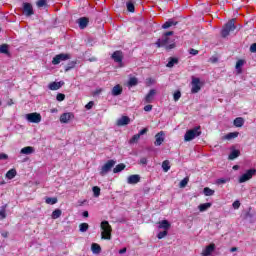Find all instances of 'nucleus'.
I'll use <instances>...</instances> for the list:
<instances>
[{
    "mask_svg": "<svg viewBox=\"0 0 256 256\" xmlns=\"http://www.w3.org/2000/svg\"><path fill=\"white\" fill-rule=\"evenodd\" d=\"M101 227V239H105L107 241H111V231H113V229L111 228V225L109 224L108 221H102L100 224Z\"/></svg>",
    "mask_w": 256,
    "mask_h": 256,
    "instance_id": "1",
    "label": "nucleus"
},
{
    "mask_svg": "<svg viewBox=\"0 0 256 256\" xmlns=\"http://www.w3.org/2000/svg\"><path fill=\"white\" fill-rule=\"evenodd\" d=\"M199 129H201L199 126L190 129L188 131H186L185 135H184V141L189 142V141H193V139H195V137H199V135H201V131H199Z\"/></svg>",
    "mask_w": 256,
    "mask_h": 256,
    "instance_id": "2",
    "label": "nucleus"
},
{
    "mask_svg": "<svg viewBox=\"0 0 256 256\" xmlns=\"http://www.w3.org/2000/svg\"><path fill=\"white\" fill-rule=\"evenodd\" d=\"M255 175H256V170L249 169L239 177L238 183H247V181H251V179H253V176Z\"/></svg>",
    "mask_w": 256,
    "mask_h": 256,
    "instance_id": "3",
    "label": "nucleus"
},
{
    "mask_svg": "<svg viewBox=\"0 0 256 256\" xmlns=\"http://www.w3.org/2000/svg\"><path fill=\"white\" fill-rule=\"evenodd\" d=\"M235 29H236V27H235V20H230L222 28V31H221L222 37H228L229 33H231V31H234Z\"/></svg>",
    "mask_w": 256,
    "mask_h": 256,
    "instance_id": "4",
    "label": "nucleus"
},
{
    "mask_svg": "<svg viewBox=\"0 0 256 256\" xmlns=\"http://www.w3.org/2000/svg\"><path fill=\"white\" fill-rule=\"evenodd\" d=\"M116 163L117 162L115 160H108L100 170L101 177H105V175H107V173H109V171L115 167Z\"/></svg>",
    "mask_w": 256,
    "mask_h": 256,
    "instance_id": "5",
    "label": "nucleus"
},
{
    "mask_svg": "<svg viewBox=\"0 0 256 256\" xmlns=\"http://www.w3.org/2000/svg\"><path fill=\"white\" fill-rule=\"evenodd\" d=\"M25 117L28 123H41V114L37 112L26 114Z\"/></svg>",
    "mask_w": 256,
    "mask_h": 256,
    "instance_id": "6",
    "label": "nucleus"
},
{
    "mask_svg": "<svg viewBox=\"0 0 256 256\" xmlns=\"http://www.w3.org/2000/svg\"><path fill=\"white\" fill-rule=\"evenodd\" d=\"M157 47H166V49H173L175 47V44L169 45V37L162 36V39H158L156 42ZM169 45V46H168Z\"/></svg>",
    "mask_w": 256,
    "mask_h": 256,
    "instance_id": "7",
    "label": "nucleus"
},
{
    "mask_svg": "<svg viewBox=\"0 0 256 256\" xmlns=\"http://www.w3.org/2000/svg\"><path fill=\"white\" fill-rule=\"evenodd\" d=\"M191 93H199L201 91V80L199 78L192 77Z\"/></svg>",
    "mask_w": 256,
    "mask_h": 256,
    "instance_id": "8",
    "label": "nucleus"
},
{
    "mask_svg": "<svg viewBox=\"0 0 256 256\" xmlns=\"http://www.w3.org/2000/svg\"><path fill=\"white\" fill-rule=\"evenodd\" d=\"M68 59H71V56L69 54H58L53 58L52 65H59L61 61H67Z\"/></svg>",
    "mask_w": 256,
    "mask_h": 256,
    "instance_id": "9",
    "label": "nucleus"
},
{
    "mask_svg": "<svg viewBox=\"0 0 256 256\" xmlns=\"http://www.w3.org/2000/svg\"><path fill=\"white\" fill-rule=\"evenodd\" d=\"M155 139H156V140H155V142H154V145H155L156 147L161 146V145L163 144V141H165V133H164L163 131L157 133V134L155 135Z\"/></svg>",
    "mask_w": 256,
    "mask_h": 256,
    "instance_id": "10",
    "label": "nucleus"
},
{
    "mask_svg": "<svg viewBox=\"0 0 256 256\" xmlns=\"http://www.w3.org/2000/svg\"><path fill=\"white\" fill-rule=\"evenodd\" d=\"M64 85H65L64 81L51 82L48 85V89H50V91H59V89H61Z\"/></svg>",
    "mask_w": 256,
    "mask_h": 256,
    "instance_id": "11",
    "label": "nucleus"
},
{
    "mask_svg": "<svg viewBox=\"0 0 256 256\" xmlns=\"http://www.w3.org/2000/svg\"><path fill=\"white\" fill-rule=\"evenodd\" d=\"M23 13L26 17H31V15H33V5H31L30 3H24Z\"/></svg>",
    "mask_w": 256,
    "mask_h": 256,
    "instance_id": "12",
    "label": "nucleus"
},
{
    "mask_svg": "<svg viewBox=\"0 0 256 256\" xmlns=\"http://www.w3.org/2000/svg\"><path fill=\"white\" fill-rule=\"evenodd\" d=\"M129 123H131V118L129 116H122L117 120L116 125L118 127H124L125 125H129Z\"/></svg>",
    "mask_w": 256,
    "mask_h": 256,
    "instance_id": "13",
    "label": "nucleus"
},
{
    "mask_svg": "<svg viewBox=\"0 0 256 256\" xmlns=\"http://www.w3.org/2000/svg\"><path fill=\"white\" fill-rule=\"evenodd\" d=\"M139 181H141V176H139L138 174L130 175L127 178L128 185H137Z\"/></svg>",
    "mask_w": 256,
    "mask_h": 256,
    "instance_id": "14",
    "label": "nucleus"
},
{
    "mask_svg": "<svg viewBox=\"0 0 256 256\" xmlns=\"http://www.w3.org/2000/svg\"><path fill=\"white\" fill-rule=\"evenodd\" d=\"M71 119H73V113H71V112L63 113L60 116V122L61 123H69V121H71Z\"/></svg>",
    "mask_w": 256,
    "mask_h": 256,
    "instance_id": "15",
    "label": "nucleus"
},
{
    "mask_svg": "<svg viewBox=\"0 0 256 256\" xmlns=\"http://www.w3.org/2000/svg\"><path fill=\"white\" fill-rule=\"evenodd\" d=\"M215 251V244H210L202 251L201 256H209Z\"/></svg>",
    "mask_w": 256,
    "mask_h": 256,
    "instance_id": "16",
    "label": "nucleus"
},
{
    "mask_svg": "<svg viewBox=\"0 0 256 256\" xmlns=\"http://www.w3.org/2000/svg\"><path fill=\"white\" fill-rule=\"evenodd\" d=\"M112 59L115 61V63H122L123 62V52L115 51L112 54Z\"/></svg>",
    "mask_w": 256,
    "mask_h": 256,
    "instance_id": "17",
    "label": "nucleus"
},
{
    "mask_svg": "<svg viewBox=\"0 0 256 256\" xmlns=\"http://www.w3.org/2000/svg\"><path fill=\"white\" fill-rule=\"evenodd\" d=\"M78 25H79L80 29H85L87 27V25H89V18L82 17V18L78 19Z\"/></svg>",
    "mask_w": 256,
    "mask_h": 256,
    "instance_id": "18",
    "label": "nucleus"
},
{
    "mask_svg": "<svg viewBox=\"0 0 256 256\" xmlns=\"http://www.w3.org/2000/svg\"><path fill=\"white\" fill-rule=\"evenodd\" d=\"M20 153H21V155H31V154L35 153V148H33L31 146H26L21 149Z\"/></svg>",
    "mask_w": 256,
    "mask_h": 256,
    "instance_id": "19",
    "label": "nucleus"
},
{
    "mask_svg": "<svg viewBox=\"0 0 256 256\" xmlns=\"http://www.w3.org/2000/svg\"><path fill=\"white\" fill-rule=\"evenodd\" d=\"M123 93V88L121 87V85H116L112 88V95L114 97H117L119 95H121Z\"/></svg>",
    "mask_w": 256,
    "mask_h": 256,
    "instance_id": "20",
    "label": "nucleus"
},
{
    "mask_svg": "<svg viewBox=\"0 0 256 256\" xmlns=\"http://www.w3.org/2000/svg\"><path fill=\"white\" fill-rule=\"evenodd\" d=\"M171 227V224L167 220H162L158 223L159 229H165L167 231Z\"/></svg>",
    "mask_w": 256,
    "mask_h": 256,
    "instance_id": "21",
    "label": "nucleus"
},
{
    "mask_svg": "<svg viewBox=\"0 0 256 256\" xmlns=\"http://www.w3.org/2000/svg\"><path fill=\"white\" fill-rule=\"evenodd\" d=\"M15 177H17V170H15V168L10 169L7 173H6V179H15Z\"/></svg>",
    "mask_w": 256,
    "mask_h": 256,
    "instance_id": "22",
    "label": "nucleus"
},
{
    "mask_svg": "<svg viewBox=\"0 0 256 256\" xmlns=\"http://www.w3.org/2000/svg\"><path fill=\"white\" fill-rule=\"evenodd\" d=\"M91 251L95 255H99V253H101V246L97 243H93L91 246Z\"/></svg>",
    "mask_w": 256,
    "mask_h": 256,
    "instance_id": "23",
    "label": "nucleus"
},
{
    "mask_svg": "<svg viewBox=\"0 0 256 256\" xmlns=\"http://www.w3.org/2000/svg\"><path fill=\"white\" fill-rule=\"evenodd\" d=\"M243 125H245V120L242 117H237L234 119L235 127H243Z\"/></svg>",
    "mask_w": 256,
    "mask_h": 256,
    "instance_id": "24",
    "label": "nucleus"
},
{
    "mask_svg": "<svg viewBox=\"0 0 256 256\" xmlns=\"http://www.w3.org/2000/svg\"><path fill=\"white\" fill-rule=\"evenodd\" d=\"M153 97H155V90L152 89L145 97L146 103H151L153 101Z\"/></svg>",
    "mask_w": 256,
    "mask_h": 256,
    "instance_id": "25",
    "label": "nucleus"
},
{
    "mask_svg": "<svg viewBox=\"0 0 256 256\" xmlns=\"http://www.w3.org/2000/svg\"><path fill=\"white\" fill-rule=\"evenodd\" d=\"M236 137H239V132H230L224 136V139L231 141V139H236Z\"/></svg>",
    "mask_w": 256,
    "mask_h": 256,
    "instance_id": "26",
    "label": "nucleus"
},
{
    "mask_svg": "<svg viewBox=\"0 0 256 256\" xmlns=\"http://www.w3.org/2000/svg\"><path fill=\"white\" fill-rule=\"evenodd\" d=\"M211 208V203H204V204H200L198 206V209L201 213L207 211V209Z\"/></svg>",
    "mask_w": 256,
    "mask_h": 256,
    "instance_id": "27",
    "label": "nucleus"
},
{
    "mask_svg": "<svg viewBox=\"0 0 256 256\" xmlns=\"http://www.w3.org/2000/svg\"><path fill=\"white\" fill-rule=\"evenodd\" d=\"M162 169H163L164 173H167L169 171V169H171V164H170L169 160H165L162 162Z\"/></svg>",
    "mask_w": 256,
    "mask_h": 256,
    "instance_id": "28",
    "label": "nucleus"
},
{
    "mask_svg": "<svg viewBox=\"0 0 256 256\" xmlns=\"http://www.w3.org/2000/svg\"><path fill=\"white\" fill-rule=\"evenodd\" d=\"M177 63H179V60L177 58L171 57V58H169V61H168L167 65H166V67L171 68V67L177 65Z\"/></svg>",
    "mask_w": 256,
    "mask_h": 256,
    "instance_id": "29",
    "label": "nucleus"
},
{
    "mask_svg": "<svg viewBox=\"0 0 256 256\" xmlns=\"http://www.w3.org/2000/svg\"><path fill=\"white\" fill-rule=\"evenodd\" d=\"M173 25H177V22L168 20L162 25V29H169V27H173Z\"/></svg>",
    "mask_w": 256,
    "mask_h": 256,
    "instance_id": "30",
    "label": "nucleus"
},
{
    "mask_svg": "<svg viewBox=\"0 0 256 256\" xmlns=\"http://www.w3.org/2000/svg\"><path fill=\"white\" fill-rule=\"evenodd\" d=\"M89 230V224L87 223H81L79 225V232L80 233H87V231Z\"/></svg>",
    "mask_w": 256,
    "mask_h": 256,
    "instance_id": "31",
    "label": "nucleus"
},
{
    "mask_svg": "<svg viewBox=\"0 0 256 256\" xmlns=\"http://www.w3.org/2000/svg\"><path fill=\"white\" fill-rule=\"evenodd\" d=\"M203 193L206 197H211V196L215 195V190H212L211 188L206 187V188H204Z\"/></svg>",
    "mask_w": 256,
    "mask_h": 256,
    "instance_id": "32",
    "label": "nucleus"
},
{
    "mask_svg": "<svg viewBox=\"0 0 256 256\" xmlns=\"http://www.w3.org/2000/svg\"><path fill=\"white\" fill-rule=\"evenodd\" d=\"M125 164L121 163L115 166V168L113 169V173H121V171H123L125 169Z\"/></svg>",
    "mask_w": 256,
    "mask_h": 256,
    "instance_id": "33",
    "label": "nucleus"
},
{
    "mask_svg": "<svg viewBox=\"0 0 256 256\" xmlns=\"http://www.w3.org/2000/svg\"><path fill=\"white\" fill-rule=\"evenodd\" d=\"M0 53L4 55H9V46L7 44L0 45Z\"/></svg>",
    "mask_w": 256,
    "mask_h": 256,
    "instance_id": "34",
    "label": "nucleus"
},
{
    "mask_svg": "<svg viewBox=\"0 0 256 256\" xmlns=\"http://www.w3.org/2000/svg\"><path fill=\"white\" fill-rule=\"evenodd\" d=\"M237 157H239V151L238 150H233L229 156L228 159H230L231 161H233V159H237Z\"/></svg>",
    "mask_w": 256,
    "mask_h": 256,
    "instance_id": "35",
    "label": "nucleus"
},
{
    "mask_svg": "<svg viewBox=\"0 0 256 256\" xmlns=\"http://www.w3.org/2000/svg\"><path fill=\"white\" fill-rule=\"evenodd\" d=\"M188 183H189V177H185L183 180L180 181V184H179L180 189H185Z\"/></svg>",
    "mask_w": 256,
    "mask_h": 256,
    "instance_id": "36",
    "label": "nucleus"
},
{
    "mask_svg": "<svg viewBox=\"0 0 256 256\" xmlns=\"http://www.w3.org/2000/svg\"><path fill=\"white\" fill-rule=\"evenodd\" d=\"M61 209H56L52 212V219H59L61 217Z\"/></svg>",
    "mask_w": 256,
    "mask_h": 256,
    "instance_id": "37",
    "label": "nucleus"
},
{
    "mask_svg": "<svg viewBox=\"0 0 256 256\" xmlns=\"http://www.w3.org/2000/svg\"><path fill=\"white\" fill-rule=\"evenodd\" d=\"M126 7L130 13H135V5L132 2H127Z\"/></svg>",
    "mask_w": 256,
    "mask_h": 256,
    "instance_id": "38",
    "label": "nucleus"
},
{
    "mask_svg": "<svg viewBox=\"0 0 256 256\" xmlns=\"http://www.w3.org/2000/svg\"><path fill=\"white\" fill-rule=\"evenodd\" d=\"M229 178H220L216 180V185H225V183H229Z\"/></svg>",
    "mask_w": 256,
    "mask_h": 256,
    "instance_id": "39",
    "label": "nucleus"
},
{
    "mask_svg": "<svg viewBox=\"0 0 256 256\" xmlns=\"http://www.w3.org/2000/svg\"><path fill=\"white\" fill-rule=\"evenodd\" d=\"M92 191L94 193V197H99V195H101V188H99V186H94Z\"/></svg>",
    "mask_w": 256,
    "mask_h": 256,
    "instance_id": "40",
    "label": "nucleus"
},
{
    "mask_svg": "<svg viewBox=\"0 0 256 256\" xmlns=\"http://www.w3.org/2000/svg\"><path fill=\"white\" fill-rule=\"evenodd\" d=\"M244 64L245 62L243 60H238L236 62V70L238 71V73H241V67H243Z\"/></svg>",
    "mask_w": 256,
    "mask_h": 256,
    "instance_id": "41",
    "label": "nucleus"
},
{
    "mask_svg": "<svg viewBox=\"0 0 256 256\" xmlns=\"http://www.w3.org/2000/svg\"><path fill=\"white\" fill-rule=\"evenodd\" d=\"M45 203H47V205H55V203H57V198H46Z\"/></svg>",
    "mask_w": 256,
    "mask_h": 256,
    "instance_id": "42",
    "label": "nucleus"
},
{
    "mask_svg": "<svg viewBox=\"0 0 256 256\" xmlns=\"http://www.w3.org/2000/svg\"><path fill=\"white\" fill-rule=\"evenodd\" d=\"M7 208V205L3 206L0 210V219H5L7 217L5 209Z\"/></svg>",
    "mask_w": 256,
    "mask_h": 256,
    "instance_id": "43",
    "label": "nucleus"
},
{
    "mask_svg": "<svg viewBox=\"0 0 256 256\" xmlns=\"http://www.w3.org/2000/svg\"><path fill=\"white\" fill-rule=\"evenodd\" d=\"M174 101H179L181 99V91L177 90L173 94Z\"/></svg>",
    "mask_w": 256,
    "mask_h": 256,
    "instance_id": "44",
    "label": "nucleus"
},
{
    "mask_svg": "<svg viewBox=\"0 0 256 256\" xmlns=\"http://www.w3.org/2000/svg\"><path fill=\"white\" fill-rule=\"evenodd\" d=\"M128 85L129 87H135L137 85V78H130Z\"/></svg>",
    "mask_w": 256,
    "mask_h": 256,
    "instance_id": "45",
    "label": "nucleus"
},
{
    "mask_svg": "<svg viewBox=\"0 0 256 256\" xmlns=\"http://www.w3.org/2000/svg\"><path fill=\"white\" fill-rule=\"evenodd\" d=\"M36 5L37 7H45L47 5V0H38Z\"/></svg>",
    "mask_w": 256,
    "mask_h": 256,
    "instance_id": "46",
    "label": "nucleus"
},
{
    "mask_svg": "<svg viewBox=\"0 0 256 256\" xmlns=\"http://www.w3.org/2000/svg\"><path fill=\"white\" fill-rule=\"evenodd\" d=\"M164 237H167V230L159 232L158 235H157L158 239H164Z\"/></svg>",
    "mask_w": 256,
    "mask_h": 256,
    "instance_id": "47",
    "label": "nucleus"
},
{
    "mask_svg": "<svg viewBox=\"0 0 256 256\" xmlns=\"http://www.w3.org/2000/svg\"><path fill=\"white\" fill-rule=\"evenodd\" d=\"M139 139H141V136H139V134H136L130 139V143H137Z\"/></svg>",
    "mask_w": 256,
    "mask_h": 256,
    "instance_id": "48",
    "label": "nucleus"
},
{
    "mask_svg": "<svg viewBox=\"0 0 256 256\" xmlns=\"http://www.w3.org/2000/svg\"><path fill=\"white\" fill-rule=\"evenodd\" d=\"M232 206L233 209H239V207H241V202H239V200H236L233 202Z\"/></svg>",
    "mask_w": 256,
    "mask_h": 256,
    "instance_id": "49",
    "label": "nucleus"
},
{
    "mask_svg": "<svg viewBox=\"0 0 256 256\" xmlns=\"http://www.w3.org/2000/svg\"><path fill=\"white\" fill-rule=\"evenodd\" d=\"M101 93H103V89L102 88H97L94 92H93V96L97 97V95H101Z\"/></svg>",
    "mask_w": 256,
    "mask_h": 256,
    "instance_id": "50",
    "label": "nucleus"
},
{
    "mask_svg": "<svg viewBox=\"0 0 256 256\" xmlns=\"http://www.w3.org/2000/svg\"><path fill=\"white\" fill-rule=\"evenodd\" d=\"M56 99L57 101H65V94H57Z\"/></svg>",
    "mask_w": 256,
    "mask_h": 256,
    "instance_id": "51",
    "label": "nucleus"
},
{
    "mask_svg": "<svg viewBox=\"0 0 256 256\" xmlns=\"http://www.w3.org/2000/svg\"><path fill=\"white\" fill-rule=\"evenodd\" d=\"M93 105H95V103L93 101H90L88 104L85 105V109H93Z\"/></svg>",
    "mask_w": 256,
    "mask_h": 256,
    "instance_id": "52",
    "label": "nucleus"
},
{
    "mask_svg": "<svg viewBox=\"0 0 256 256\" xmlns=\"http://www.w3.org/2000/svg\"><path fill=\"white\" fill-rule=\"evenodd\" d=\"M152 110H153V105L148 104L144 107V111H146V112H149V111H152Z\"/></svg>",
    "mask_w": 256,
    "mask_h": 256,
    "instance_id": "53",
    "label": "nucleus"
},
{
    "mask_svg": "<svg viewBox=\"0 0 256 256\" xmlns=\"http://www.w3.org/2000/svg\"><path fill=\"white\" fill-rule=\"evenodd\" d=\"M250 51H251V53H256V43H254L250 46Z\"/></svg>",
    "mask_w": 256,
    "mask_h": 256,
    "instance_id": "54",
    "label": "nucleus"
},
{
    "mask_svg": "<svg viewBox=\"0 0 256 256\" xmlns=\"http://www.w3.org/2000/svg\"><path fill=\"white\" fill-rule=\"evenodd\" d=\"M147 128H144L142 130H140V132L138 133L139 137H141V135H145V133H147Z\"/></svg>",
    "mask_w": 256,
    "mask_h": 256,
    "instance_id": "55",
    "label": "nucleus"
},
{
    "mask_svg": "<svg viewBox=\"0 0 256 256\" xmlns=\"http://www.w3.org/2000/svg\"><path fill=\"white\" fill-rule=\"evenodd\" d=\"M141 165H147V158L143 157L140 159Z\"/></svg>",
    "mask_w": 256,
    "mask_h": 256,
    "instance_id": "56",
    "label": "nucleus"
},
{
    "mask_svg": "<svg viewBox=\"0 0 256 256\" xmlns=\"http://www.w3.org/2000/svg\"><path fill=\"white\" fill-rule=\"evenodd\" d=\"M125 253H127V248H122V249L119 250L120 255H123Z\"/></svg>",
    "mask_w": 256,
    "mask_h": 256,
    "instance_id": "57",
    "label": "nucleus"
},
{
    "mask_svg": "<svg viewBox=\"0 0 256 256\" xmlns=\"http://www.w3.org/2000/svg\"><path fill=\"white\" fill-rule=\"evenodd\" d=\"M198 53H199V51H197L195 49L190 50V55H197Z\"/></svg>",
    "mask_w": 256,
    "mask_h": 256,
    "instance_id": "58",
    "label": "nucleus"
},
{
    "mask_svg": "<svg viewBox=\"0 0 256 256\" xmlns=\"http://www.w3.org/2000/svg\"><path fill=\"white\" fill-rule=\"evenodd\" d=\"M2 159H8L7 154H4V153L0 154V161H1Z\"/></svg>",
    "mask_w": 256,
    "mask_h": 256,
    "instance_id": "59",
    "label": "nucleus"
},
{
    "mask_svg": "<svg viewBox=\"0 0 256 256\" xmlns=\"http://www.w3.org/2000/svg\"><path fill=\"white\" fill-rule=\"evenodd\" d=\"M217 61H218L217 57L210 58V63H217Z\"/></svg>",
    "mask_w": 256,
    "mask_h": 256,
    "instance_id": "60",
    "label": "nucleus"
},
{
    "mask_svg": "<svg viewBox=\"0 0 256 256\" xmlns=\"http://www.w3.org/2000/svg\"><path fill=\"white\" fill-rule=\"evenodd\" d=\"M173 35V31H168L164 34L165 37H171Z\"/></svg>",
    "mask_w": 256,
    "mask_h": 256,
    "instance_id": "61",
    "label": "nucleus"
},
{
    "mask_svg": "<svg viewBox=\"0 0 256 256\" xmlns=\"http://www.w3.org/2000/svg\"><path fill=\"white\" fill-rule=\"evenodd\" d=\"M82 215H83V217H89V212L88 211H84L83 213H82Z\"/></svg>",
    "mask_w": 256,
    "mask_h": 256,
    "instance_id": "62",
    "label": "nucleus"
},
{
    "mask_svg": "<svg viewBox=\"0 0 256 256\" xmlns=\"http://www.w3.org/2000/svg\"><path fill=\"white\" fill-rule=\"evenodd\" d=\"M1 235H2V237L7 238L9 233L8 232H2Z\"/></svg>",
    "mask_w": 256,
    "mask_h": 256,
    "instance_id": "63",
    "label": "nucleus"
},
{
    "mask_svg": "<svg viewBox=\"0 0 256 256\" xmlns=\"http://www.w3.org/2000/svg\"><path fill=\"white\" fill-rule=\"evenodd\" d=\"M230 251H231V253H235V251H237V247H232V248L230 249Z\"/></svg>",
    "mask_w": 256,
    "mask_h": 256,
    "instance_id": "64",
    "label": "nucleus"
}]
</instances>
